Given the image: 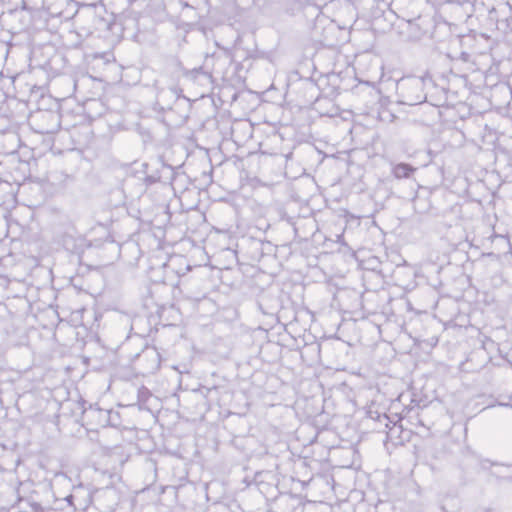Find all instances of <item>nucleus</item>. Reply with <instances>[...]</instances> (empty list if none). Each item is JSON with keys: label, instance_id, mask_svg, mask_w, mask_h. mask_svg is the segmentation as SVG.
Masks as SVG:
<instances>
[{"label": "nucleus", "instance_id": "obj_1", "mask_svg": "<svg viewBox=\"0 0 512 512\" xmlns=\"http://www.w3.org/2000/svg\"><path fill=\"white\" fill-rule=\"evenodd\" d=\"M414 171V168H412L410 165L405 163H400L394 166L393 168V174L396 178H406L408 177L412 172Z\"/></svg>", "mask_w": 512, "mask_h": 512}, {"label": "nucleus", "instance_id": "obj_2", "mask_svg": "<svg viewBox=\"0 0 512 512\" xmlns=\"http://www.w3.org/2000/svg\"><path fill=\"white\" fill-rule=\"evenodd\" d=\"M381 119H385V116L383 114L379 115Z\"/></svg>", "mask_w": 512, "mask_h": 512}]
</instances>
